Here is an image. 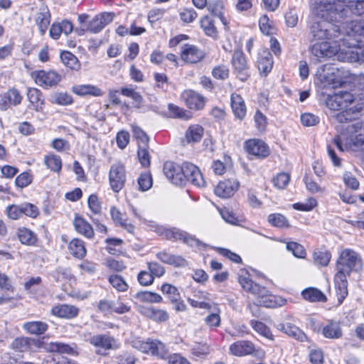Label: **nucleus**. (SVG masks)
<instances>
[{"label":"nucleus","instance_id":"f257e3e1","mask_svg":"<svg viewBox=\"0 0 364 364\" xmlns=\"http://www.w3.org/2000/svg\"><path fill=\"white\" fill-rule=\"evenodd\" d=\"M314 11L326 19L343 22L352 13L358 16L364 15V0H345L341 4H329L328 0H316Z\"/></svg>","mask_w":364,"mask_h":364},{"label":"nucleus","instance_id":"f03ea898","mask_svg":"<svg viewBox=\"0 0 364 364\" xmlns=\"http://www.w3.org/2000/svg\"><path fill=\"white\" fill-rule=\"evenodd\" d=\"M354 100L355 98L352 93L341 91L333 95H328L326 104L332 110H342L336 114L333 117L338 122L346 123L355 120L358 117L360 107H348L353 103Z\"/></svg>","mask_w":364,"mask_h":364},{"label":"nucleus","instance_id":"7ed1b4c3","mask_svg":"<svg viewBox=\"0 0 364 364\" xmlns=\"http://www.w3.org/2000/svg\"><path fill=\"white\" fill-rule=\"evenodd\" d=\"M347 38L345 39L346 44L349 48L355 49L352 50L349 54L350 60L358 62L360 64L364 65V21H346Z\"/></svg>","mask_w":364,"mask_h":364},{"label":"nucleus","instance_id":"20e7f679","mask_svg":"<svg viewBox=\"0 0 364 364\" xmlns=\"http://www.w3.org/2000/svg\"><path fill=\"white\" fill-rule=\"evenodd\" d=\"M239 283L245 291L257 296L255 305H249V308L253 312V308L258 309L257 306H264L267 308H274L277 305V298L269 294L268 289L255 283L251 279L246 277H239ZM253 315L257 316L252 313Z\"/></svg>","mask_w":364,"mask_h":364},{"label":"nucleus","instance_id":"39448f33","mask_svg":"<svg viewBox=\"0 0 364 364\" xmlns=\"http://www.w3.org/2000/svg\"><path fill=\"white\" fill-rule=\"evenodd\" d=\"M333 143L340 151H343V144L346 146H359L364 144V127L360 122L348 124L345 132L333 139Z\"/></svg>","mask_w":364,"mask_h":364},{"label":"nucleus","instance_id":"423d86ee","mask_svg":"<svg viewBox=\"0 0 364 364\" xmlns=\"http://www.w3.org/2000/svg\"><path fill=\"white\" fill-rule=\"evenodd\" d=\"M361 266V261L357 252L350 249L343 250L337 260V272L350 275Z\"/></svg>","mask_w":364,"mask_h":364},{"label":"nucleus","instance_id":"0eeeda50","mask_svg":"<svg viewBox=\"0 0 364 364\" xmlns=\"http://www.w3.org/2000/svg\"><path fill=\"white\" fill-rule=\"evenodd\" d=\"M132 346L143 353H148L150 352L153 355L161 358H165L168 354L165 345L159 340L149 338L146 341H141L135 339L132 341Z\"/></svg>","mask_w":364,"mask_h":364},{"label":"nucleus","instance_id":"6e6552de","mask_svg":"<svg viewBox=\"0 0 364 364\" xmlns=\"http://www.w3.org/2000/svg\"><path fill=\"white\" fill-rule=\"evenodd\" d=\"M340 73L339 69L334 65L326 64L317 70L316 76L324 86L337 87L343 82Z\"/></svg>","mask_w":364,"mask_h":364},{"label":"nucleus","instance_id":"1a4fd4ad","mask_svg":"<svg viewBox=\"0 0 364 364\" xmlns=\"http://www.w3.org/2000/svg\"><path fill=\"white\" fill-rule=\"evenodd\" d=\"M312 11L323 20L314 22L310 26V40L312 42L316 41H326V40L332 37L331 28L333 25L331 24V22H336V21L326 19L316 14L314 11L312 10ZM336 23L338 22L336 21Z\"/></svg>","mask_w":364,"mask_h":364},{"label":"nucleus","instance_id":"9d476101","mask_svg":"<svg viewBox=\"0 0 364 364\" xmlns=\"http://www.w3.org/2000/svg\"><path fill=\"white\" fill-rule=\"evenodd\" d=\"M231 63L233 68V73L242 82H245L250 77L249 66L241 49L234 51L231 59Z\"/></svg>","mask_w":364,"mask_h":364},{"label":"nucleus","instance_id":"9b49d317","mask_svg":"<svg viewBox=\"0 0 364 364\" xmlns=\"http://www.w3.org/2000/svg\"><path fill=\"white\" fill-rule=\"evenodd\" d=\"M231 354L235 356H245L255 353V355L262 359L265 353L262 350H255L254 344L249 341H239L233 343L229 348Z\"/></svg>","mask_w":364,"mask_h":364},{"label":"nucleus","instance_id":"f8f14e48","mask_svg":"<svg viewBox=\"0 0 364 364\" xmlns=\"http://www.w3.org/2000/svg\"><path fill=\"white\" fill-rule=\"evenodd\" d=\"M31 75L37 85L45 88L55 86L61 80V75L54 70H36Z\"/></svg>","mask_w":364,"mask_h":364},{"label":"nucleus","instance_id":"ddd939ff","mask_svg":"<svg viewBox=\"0 0 364 364\" xmlns=\"http://www.w3.org/2000/svg\"><path fill=\"white\" fill-rule=\"evenodd\" d=\"M109 180L112 191L115 193L119 192L126 182L124 166L119 163L112 164L109 173Z\"/></svg>","mask_w":364,"mask_h":364},{"label":"nucleus","instance_id":"4468645a","mask_svg":"<svg viewBox=\"0 0 364 364\" xmlns=\"http://www.w3.org/2000/svg\"><path fill=\"white\" fill-rule=\"evenodd\" d=\"M183 175H184V185L186 182H190L191 184L197 187H204L205 182L199 170V168L194 164L189 162H184L182 164Z\"/></svg>","mask_w":364,"mask_h":364},{"label":"nucleus","instance_id":"2eb2a0df","mask_svg":"<svg viewBox=\"0 0 364 364\" xmlns=\"http://www.w3.org/2000/svg\"><path fill=\"white\" fill-rule=\"evenodd\" d=\"M314 331L328 339H339L343 336L340 323L333 320H328L326 323L315 327Z\"/></svg>","mask_w":364,"mask_h":364},{"label":"nucleus","instance_id":"dca6fc26","mask_svg":"<svg viewBox=\"0 0 364 364\" xmlns=\"http://www.w3.org/2000/svg\"><path fill=\"white\" fill-rule=\"evenodd\" d=\"M164 173L172 183L179 186H184L182 165L166 161L164 165Z\"/></svg>","mask_w":364,"mask_h":364},{"label":"nucleus","instance_id":"f3484780","mask_svg":"<svg viewBox=\"0 0 364 364\" xmlns=\"http://www.w3.org/2000/svg\"><path fill=\"white\" fill-rule=\"evenodd\" d=\"M205 53L196 46L186 43L182 46L181 59L189 63H197L205 58Z\"/></svg>","mask_w":364,"mask_h":364},{"label":"nucleus","instance_id":"a211bd4d","mask_svg":"<svg viewBox=\"0 0 364 364\" xmlns=\"http://www.w3.org/2000/svg\"><path fill=\"white\" fill-rule=\"evenodd\" d=\"M181 97L191 109L200 110L203 109L205 104V97L193 90L183 91Z\"/></svg>","mask_w":364,"mask_h":364},{"label":"nucleus","instance_id":"6ab92c4d","mask_svg":"<svg viewBox=\"0 0 364 364\" xmlns=\"http://www.w3.org/2000/svg\"><path fill=\"white\" fill-rule=\"evenodd\" d=\"M114 16V14L109 12L97 14L89 22L87 30L93 33H99L112 21Z\"/></svg>","mask_w":364,"mask_h":364},{"label":"nucleus","instance_id":"aec40b11","mask_svg":"<svg viewBox=\"0 0 364 364\" xmlns=\"http://www.w3.org/2000/svg\"><path fill=\"white\" fill-rule=\"evenodd\" d=\"M43 348L48 353H58L70 355H77V345L75 343L68 344L63 342H50L45 343Z\"/></svg>","mask_w":364,"mask_h":364},{"label":"nucleus","instance_id":"412c9836","mask_svg":"<svg viewBox=\"0 0 364 364\" xmlns=\"http://www.w3.org/2000/svg\"><path fill=\"white\" fill-rule=\"evenodd\" d=\"M22 96L16 88H11L1 95L0 110L6 111L11 105L17 106L21 104Z\"/></svg>","mask_w":364,"mask_h":364},{"label":"nucleus","instance_id":"4be33fe9","mask_svg":"<svg viewBox=\"0 0 364 364\" xmlns=\"http://www.w3.org/2000/svg\"><path fill=\"white\" fill-rule=\"evenodd\" d=\"M240 183L236 179L220 181L215 188V193L220 198H229L238 190Z\"/></svg>","mask_w":364,"mask_h":364},{"label":"nucleus","instance_id":"5701e85b","mask_svg":"<svg viewBox=\"0 0 364 364\" xmlns=\"http://www.w3.org/2000/svg\"><path fill=\"white\" fill-rule=\"evenodd\" d=\"M245 148L247 152L259 158H264L269 155L267 144L259 139H250L245 142Z\"/></svg>","mask_w":364,"mask_h":364},{"label":"nucleus","instance_id":"b1692460","mask_svg":"<svg viewBox=\"0 0 364 364\" xmlns=\"http://www.w3.org/2000/svg\"><path fill=\"white\" fill-rule=\"evenodd\" d=\"M80 309L73 305L58 304L51 309L53 316L61 318L72 319L77 316Z\"/></svg>","mask_w":364,"mask_h":364},{"label":"nucleus","instance_id":"393cba45","mask_svg":"<svg viewBox=\"0 0 364 364\" xmlns=\"http://www.w3.org/2000/svg\"><path fill=\"white\" fill-rule=\"evenodd\" d=\"M349 275L336 272L334 277V284L338 304H341L348 296V281Z\"/></svg>","mask_w":364,"mask_h":364},{"label":"nucleus","instance_id":"a878e982","mask_svg":"<svg viewBox=\"0 0 364 364\" xmlns=\"http://www.w3.org/2000/svg\"><path fill=\"white\" fill-rule=\"evenodd\" d=\"M90 344L105 350L117 348L116 341L114 337L107 334H98L90 338Z\"/></svg>","mask_w":364,"mask_h":364},{"label":"nucleus","instance_id":"bb28decb","mask_svg":"<svg viewBox=\"0 0 364 364\" xmlns=\"http://www.w3.org/2000/svg\"><path fill=\"white\" fill-rule=\"evenodd\" d=\"M257 63L259 73L264 76L267 75L273 66V58L269 50L267 49L261 50L258 53Z\"/></svg>","mask_w":364,"mask_h":364},{"label":"nucleus","instance_id":"cd10ccee","mask_svg":"<svg viewBox=\"0 0 364 364\" xmlns=\"http://www.w3.org/2000/svg\"><path fill=\"white\" fill-rule=\"evenodd\" d=\"M27 97L30 102V108L33 109L36 112L43 111L44 106V97L41 90L34 87L28 88Z\"/></svg>","mask_w":364,"mask_h":364},{"label":"nucleus","instance_id":"c85d7f7f","mask_svg":"<svg viewBox=\"0 0 364 364\" xmlns=\"http://www.w3.org/2000/svg\"><path fill=\"white\" fill-rule=\"evenodd\" d=\"M278 329L299 341L304 342L309 341L304 332L292 323H280L278 326Z\"/></svg>","mask_w":364,"mask_h":364},{"label":"nucleus","instance_id":"c756f323","mask_svg":"<svg viewBox=\"0 0 364 364\" xmlns=\"http://www.w3.org/2000/svg\"><path fill=\"white\" fill-rule=\"evenodd\" d=\"M311 52L318 60L330 58L334 54V50L327 41L314 43L311 48Z\"/></svg>","mask_w":364,"mask_h":364},{"label":"nucleus","instance_id":"7c9ffc66","mask_svg":"<svg viewBox=\"0 0 364 364\" xmlns=\"http://www.w3.org/2000/svg\"><path fill=\"white\" fill-rule=\"evenodd\" d=\"M156 231L159 235L164 237L166 240L173 241H183V239L186 232V231L177 228H166L162 226H158L156 228Z\"/></svg>","mask_w":364,"mask_h":364},{"label":"nucleus","instance_id":"2f4dec72","mask_svg":"<svg viewBox=\"0 0 364 364\" xmlns=\"http://www.w3.org/2000/svg\"><path fill=\"white\" fill-rule=\"evenodd\" d=\"M72 92L79 96L92 95L100 97L103 95L102 90L92 85H77L73 86Z\"/></svg>","mask_w":364,"mask_h":364},{"label":"nucleus","instance_id":"473e14b6","mask_svg":"<svg viewBox=\"0 0 364 364\" xmlns=\"http://www.w3.org/2000/svg\"><path fill=\"white\" fill-rule=\"evenodd\" d=\"M231 107L235 115L240 119H242L246 115V106L242 97L237 94L231 95Z\"/></svg>","mask_w":364,"mask_h":364},{"label":"nucleus","instance_id":"72a5a7b5","mask_svg":"<svg viewBox=\"0 0 364 364\" xmlns=\"http://www.w3.org/2000/svg\"><path fill=\"white\" fill-rule=\"evenodd\" d=\"M50 22V14L47 7L39 9L36 14V23L41 35H44Z\"/></svg>","mask_w":364,"mask_h":364},{"label":"nucleus","instance_id":"f704fd0d","mask_svg":"<svg viewBox=\"0 0 364 364\" xmlns=\"http://www.w3.org/2000/svg\"><path fill=\"white\" fill-rule=\"evenodd\" d=\"M73 225L75 230L81 235L87 238H92L94 236V230L90 223L81 217H75Z\"/></svg>","mask_w":364,"mask_h":364},{"label":"nucleus","instance_id":"c9c22d12","mask_svg":"<svg viewBox=\"0 0 364 364\" xmlns=\"http://www.w3.org/2000/svg\"><path fill=\"white\" fill-rule=\"evenodd\" d=\"M35 342L34 339L28 337H18L11 342L10 348L20 353L26 352Z\"/></svg>","mask_w":364,"mask_h":364},{"label":"nucleus","instance_id":"e433bc0d","mask_svg":"<svg viewBox=\"0 0 364 364\" xmlns=\"http://www.w3.org/2000/svg\"><path fill=\"white\" fill-rule=\"evenodd\" d=\"M68 250L73 257L78 259H82L87 253L84 242L78 238H74L70 242Z\"/></svg>","mask_w":364,"mask_h":364},{"label":"nucleus","instance_id":"4c0bfd02","mask_svg":"<svg viewBox=\"0 0 364 364\" xmlns=\"http://www.w3.org/2000/svg\"><path fill=\"white\" fill-rule=\"evenodd\" d=\"M110 214L114 222L119 226L122 227L127 232L133 233L134 226L128 223L127 219H124L122 213L115 207H112L110 209Z\"/></svg>","mask_w":364,"mask_h":364},{"label":"nucleus","instance_id":"58836bf2","mask_svg":"<svg viewBox=\"0 0 364 364\" xmlns=\"http://www.w3.org/2000/svg\"><path fill=\"white\" fill-rule=\"evenodd\" d=\"M204 129L198 124L190 126L186 132L185 137L188 143H196L200 141Z\"/></svg>","mask_w":364,"mask_h":364},{"label":"nucleus","instance_id":"ea45409f","mask_svg":"<svg viewBox=\"0 0 364 364\" xmlns=\"http://www.w3.org/2000/svg\"><path fill=\"white\" fill-rule=\"evenodd\" d=\"M48 326L43 321H29L23 325V328L30 334L41 335L48 330Z\"/></svg>","mask_w":364,"mask_h":364},{"label":"nucleus","instance_id":"a19ab883","mask_svg":"<svg viewBox=\"0 0 364 364\" xmlns=\"http://www.w3.org/2000/svg\"><path fill=\"white\" fill-rule=\"evenodd\" d=\"M303 298L311 302L326 301V297L322 291L316 288H307L302 291Z\"/></svg>","mask_w":364,"mask_h":364},{"label":"nucleus","instance_id":"79ce46f5","mask_svg":"<svg viewBox=\"0 0 364 364\" xmlns=\"http://www.w3.org/2000/svg\"><path fill=\"white\" fill-rule=\"evenodd\" d=\"M142 313L148 318L158 322L166 321L168 318V314L166 311L154 307L146 308Z\"/></svg>","mask_w":364,"mask_h":364},{"label":"nucleus","instance_id":"37998d69","mask_svg":"<svg viewBox=\"0 0 364 364\" xmlns=\"http://www.w3.org/2000/svg\"><path fill=\"white\" fill-rule=\"evenodd\" d=\"M17 235L22 244L28 245H33L37 241L36 235L31 230L22 228H19L17 232Z\"/></svg>","mask_w":364,"mask_h":364},{"label":"nucleus","instance_id":"c03bdc74","mask_svg":"<svg viewBox=\"0 0 364 364\" xmlns=\"http://www.w3.org/2000/svg\"><path fill=\"white\" fill-rule=\"evenodd\" d=\"M200 27L203 30L205 35L216 38L218 36V31L215 26L213 20L208 16H205L200 19Z\"/></svg>","mask_w":364,"mask_h":364},{"label":"nucleus","instance_id":"a18cd8bd","mask_svg":"<svg viewBox=\"0 0 364 364\" xmlns=\"http://www.w3.org/2000/svg\"><path fill=\"white\" fill-rule=\"evenodd\" d=\"M63 63L68 68L77 70L80 68V63L77 57L70 51H63L60 54Z\"/></svg>","mask_w":364,"mask_h":364},{"label":"nucleus","instance_id":"49530a36","mask_svg":"<svg viewBox=\"0 0 364 364\" xmlns=\"http://www.w3.org/2000/svg\"><path fill=\"white\" fill-rule=\"evenodd\" d=\"M134 297L141 302L160 303L162 301V297L159 294L149 291H139Z\"/></svg>","mask_w":364,"mask_h":364},{"label":"nucleus","instance_id":"de8ad7c7","mask_svg":"<svg viewBox=\"0 0 364 364\" xmlns=\"http://www.w3.org/2000/svg\"><path fill=\"white\" fill-rule=\"evenodd\" d=\"M208 10L213 15L218 16L223 24H226L225 18L223 16V3L220 0L210 1L207 5Z\"/></svg>","mask_w":364,"mask_h":364},{"label":"nucleus","instance_id":"09e8293b","mask_svg":"<svg viewBox=\"0 0 364 364\" xmlns=\"http://www.w3.org/2000/svg\"><path fill=\"white\" fill-rule=\"evenodd\" d=\"M267 220L272 226L278 228H288L290 227L287 218L280 213H272L269 215Z\"/></svg>","mask_w":364,"mask_h":364},{"label":"nucleus","instance_id":"8fccbe9b","mask_svg":"<svg viewBox=\"0 0 364 364\" xmlns=\"http://www.w3.org/2000/svg\"><path fill=\"white\" fill-rule=\"evenodd\" d=\"M132 131L133 136L136 139L138 144V147L149 146V137L146 133L136 124L132 125Z\"/></svg>","mask_w":364,"mask_h":364},{"label":"nucleus","instance_id":"3c124183","mask_svg":"<svg viewBox=\"0 0 364 364\" xmlns=\"http://www.w3.org/2000/svg\"><path fill=\"white\" fill-rule=\"evenodd\" d=\"M44 164L53 172H59L62 168V161L59 156L55 154L47 155L44 158Z\"/></svg>","mask_w":364,"mask_h":364},{"label":"nucleus","instance_id":"603ef678","mask_svg":"<svg viewBox=\"0 0 364 364\" xmlns=\"http://www.w3.org/2000/svg\"><path fill=\"white\" fill-rule=\"evenodd\" d=\"M51 102L53 104L67 106L73 102V97L67 92H55L51 95Z\"/></svg>","mask_w":364,"mask_h":364},{"label":"nucleus","instance_id":"864d4df0","mask_svg":"<svg viewBox=\"0 0 364 364\" xmlns=\"http://www.w3.org/2000/svg\"><path fill=\"white\" fill-rule=\"evenodd\" d=\"M109 282L112 286L113 288H114L118 291H126L128 288L129 285L125 282L124 278L118 274H112L109 277Z\"/></svg>","mask_w":364,"mask_h":364},{"label":"nucleus","instance_id":"5fc2aeb1","mask_svg":"<svg viewBox=\"0 0 364 364\" xmlns=\"http://www.w3.org/2000/svg\"><path fill=\"white\" fill-rule=\"evenodd\" d=\"M250 323L252 328L258 333L268 339H273V336L269 328L264 323L258 321L251 320Z\"/></svg>","mask_w":364,"mask_h":364},{"label":"nucleus","instance_id":"6e6d98bb","mask_svg":"<svg viewBox=\"0 0 364 364\" xmlns=\"http://www.w3.org/2000/svg\"><path fill=\"white\" fill-rule=\"evenodd\" d=\"M139 190L146 191L150 189L153 184L152 177L150 173H141L137 179Z\"/></svg>","mask_w":364,"mask_h":364},{"label":"nucleus","instance_id":"4d7b16f0","mask_svg":"<svg viewBox=\"0 0 364 364\" xmlns=\"http://www.w3.org/2000/svg\"><path fill=\"white\" fill-rule=\"evenodd\" d=\"M149 146L138 147L137 156L141 165L144 168H147L150 166L151 156L149 151Z\"/></svg>","mask_w":364,"mask_h":364},{"label":"nucleus","instance_id":"13d9d810","mask_svg":"<svg viewBox=\"0 0 364 364\" xmlns=\"http://www.w3.org/2000/svg\"><path fill=\"white\" fill-rule=\"evenodd\" d=\"M51 276L56 282H62L70 279L72 277V273L69 268L59 267L51 272Z\"/></svg>","mask_w":364,"mask_h":364},{"label":"nucleus","instance_id":"bf43d9fd","mask_svg":"<svg viewBox=\"0 0 364 364\" xmlns=\"http://www.w3.org/2000/svg\"><path fill=\"white\" fill-rule=\"evenodd\" d=\"M163 294H166L171 302L177 301L181 299L178 289L169 284H164L161 288Z\"/></svg>","mask_w":364,"mask_h":364},{"label":"nucleus","instance_id":"052dcab7","mask_svg":"<svg viewBox=\"0 0 364 364\" xmlns=\"http://www.w3.org/2000/svg\"><path fill=\"white\" fill-rule=\"evenodd\" d=\"M331 255L328 251H317L314 253V260L316 264L326 267L328 264Z\"/></svg>","mask_w":364,"mask_h":364},{"label":"nucleus","instance_id":"680f3d73","mask_svg":"<svg viewBox=\"0 0 364 364\" xmlns=\"http://www.w3.org/2000/svg\"><path fill=\"white\" fill-rule=\"evenodd\" d=\"M88 206L91 212L97 217L103 218L102 215V208L98 197L95 194H92L88 198Z\"/></svg>","mask_w":364,"mask_h":364},{"label":"nucleus","instance_id":"e2e57ef3","mask_svg":"<svg viewBox=\"0 0 364 364\" xmlns=\"http://www.w3.org/2000/svg\"><path fill=\"white\" fill-rule=\"evenodd\" d=\"M182 242L189 247L198 248L199 250L205 249L206 247V245L205 243L196 238L195 235H191L187 232H186V235L184 236Z\"/></svg>","mask_w":364,"mask_h":364},{"label":"nucleus","instance_id":"0e129e2a","mask_svg":"<svg viewBox=\"0 0 364 364\" xmlns=\"http://www.w3.org/2000/svg\"><path fill=\"white\" fill-rule=\"evenodd\" d=\"M229 73V68L225 65H217L212 70V75L217 80H225L228 79Z\"/></svg>","mask_w":364,"mask_h":364},{"label":"nucleus","instance_id":"69168bd1","mask_svg":"<svg viewBox=\"0 0 364 364\" xmlns=\"http://www.w3.org/2000/svg\"><path fill=\"white\" fill-rule=\"evenodd\" d=\"M191 353L197 357H203L210 353V347L205 343H198L193 346Z\"/></svg>","mask_w":364,"mask_h":364},{"label":"nucleus","instance_id":"338daca9","mask_svg":"<svg viewBox=\"0 0 364 364\" xmlns=\"http://www.w3.org/2000/svg\"><path fill=\"white\" fill-rule=\"evenodd\" d=\"M287 248L289 251L292 252L293 255L299 258H304L306 256V250L304 247L295 242H288Z\"/></svg>","mask_w":364,"mask_h":364},{"label":"nucleus","instance_id":"774afa93","mask_svg":"<svg viewBox=\"0 0 364 364\" xmlns=\"http://www.w3.org/2000/svg\"><path fill=\"white\" fill-rule=\"evenodd\" d=\"M317 205V201L314 198H309L305 203H296L293 205L295 210L300 211H310Z\"/></svg>","mask_w":364,"mask_h":364}]
</instances>
